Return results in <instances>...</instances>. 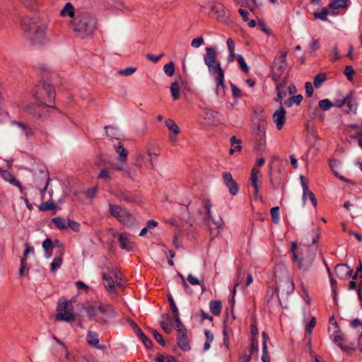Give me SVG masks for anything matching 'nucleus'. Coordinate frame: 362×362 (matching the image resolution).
I'll return each mask as SVG.
<instances>
[{"instance_id":"2eb2a0df","label":"nucleus","mask_w":362,"mask_h":362,"mask_svg":"<svg viewBox=\"0 0 362 362\" xmlns=\"http://www.w3.org/2000/svg\"><path fill=\"white\" fill-rule=\"evenodd\" d=\"M223 180L225 185L228 187L230 193L232 195L237 194L239 187L237 182L233 180L231 173L228 172L223 173Z\"/></svg>"},{"instance_id":"dca6fc26","label":"nucleus","mask_w":362,"mask_h":362,"mask_svg":"<svg viewBox=\"0 0 362 362\" xmlns=\"http://www.w3.org/2000/svg\"><path fill=\"white\" fill-rule=\"evenodd\" d=\"M273 122L275 123L278 130H281L286 122V111L281 106L272 115Z\"/></svg>"},{"instance_id":"58836bf2","label":"nucleus","mask_w":362,"mask_h":362,"mask_svg":"<svg viewBox=\"0 0 362 362\" xmlns=\"http://www.w3.org/2000/svg\"><path fill=\"white\" fill-rule=\"evenodd\" d=\"M155 362H177V360L170 355L158 354L155 358Z\"/></svg>"},{"instance_id":"cd10ccee","label":"nucleus","mask_w":362,"mask_h":362,"mask_svg":"<svg viewBox=\"0 0 362 362\" xmlns=\"http://www.w3.org/2000/svg\"><path fill=\"white\" fill-rule=\"evenodd\" d=\"M211 313L216 316L221 314L222 310V303L220 300H211L209 303Z\"/></svg>"},{"instance_id":"3c124183","label":"nucleus","mask_w":362,"mask_h":362,"mask_svg":"<svg viewBox=\"0 0 362 362\" xmlns=\"http://www.w3.org/2000/svg\"><path fill=\"white\" fill-rule=\"evenodd\" d=\"M237 61L242 71L245 73H247L250 69L249 66L247 65L246 62H245L243 57L240 54H238L237 56Z\"/></svg>"},{"instance_id":"37998d69","label":"nucleus","mask_w":362,"mask_h":362,"mask_svg":"<svg viewBox=\"0 0 362 362\" xmlns=\"http://www.w3.org/2000/svg\"><path fill=\"white\" fill-rule=\"evenodd\" d=\"M307 197L309 198V199L310 200L312 204L314 206H317V199L315 198V196L313 194V192L312 191H310L309 189H308V191L306 192H304V191L303 192V197H302L303 200L305 201Z\"/></svg>"},{"instance_id":"c03bdc74","label":"nucleus","mask_w":362,"mask_h":362,"mask_svg":"<svg viewBox=\"0 0 362 362\" xmlns=\"http://www.w3.org/2000/svg\"><path fill=\"white\" fill-rule=\"evenodd\" d=\"M316 325V320L315 317H313L309 323L307 325L305 328V332L309 334V337L308 338V341L309 344L311 343V334H312V329Z\"/></svg>"},{"instance_id":"aec40b11","label":"nucleus","mask_w":362,"mask_h":362,"mask_svg":"<svg viewBox=\"0 0 362 362\" xmlns=\"http://www.w3.org/2000/svg\"><path fill=\"white\" fill-rule=\"evenodd\" d=\"M177 344L178 347L183 351H188L190 350L191 346L189 338L187 333L177 334Z\"/></svg>"},{"instance_id":"7ed1b4c3","label":"nucleus","mask_w":362,"mask_h":362,"mask_svg":"<svg viewBox=\"0 0 362 362\" xmlns=\"http://www.w3.org/2000/svg\"><path fill=\"white\" fill-rule=\"evenodd\" d=\"M217 51L215 47H206L204 55L205 64L209 73L214 77L216 83V93L217 95L223 94L225 85V71L221 68V62L216 60Z\"/></svg>"},{"instance_id":"69168bd1","label":"nucleus","mask_w":362,"mask_h":362,"mask_svg":"<svg viewBox=\"0 0 362 362\" xmlns=\"http://www.w3.org/2000/svg\"><path fill=\"white\" fill-rule=\"evenodd\" d=\"M136 71V69L134 67H127L123 70H120L119 74L124 76H130L133 74Z\"/></svg>"},{"instance_id":"603ef678","label":"nucleus","mask_w":362,"mask_h":362,"mask_svg":"<svg viewBox=\"0 0 362 362\" xmlns=\"http://www.w3.org/2000/svg\"><path fill=\"white\" fill-rule=\"evenodd\" d=\"M279 207L274 206L270 209V214L272 216V221L274 223H278L279 221Z\"/></svg>"},{"instance_id":"a878e982","label":"nucleus","mask_w":362,"mask_h":362,"mask_svg":"<svg viewBox=\"0 0 362 362\" xmlns=\"http://www.w3.org/2000/svg\"><path fill=\"white\" fill-rule=\"evenodd\" d=\"M118 240L119 243V247L122 249L127 250L130 251L132 249V245L129 242L128 237L127 235L120 233L118 235Z\"/></svg>"},{"instance_id":"393cba45","label":"nucleus","mask_w":362,"mask_h":362,"mask_svg":"<svg viewBox=\"0 0 362 362\" xmlns=\"http://www.w3.org/2000/svg\"><path fill=\"white\" fill-rule=\"evenodd\" d=\"M115 150L119 154V160L121 163H125L128 156V151L124 148L121 142H118L117 145H115Z\"/></svg>"},{"instance_id":"20e7f679","label":"nucleus","mask_w":362,"mask_h":362,"mask_svg":"<svg viewBox=\"0 0 362 362\" xmlns=\"http://www.w3.org/2000/svg\"><path fill=\"white\" fill-rule=\"evenodd\" d=\"M310 243L307 238L305 240V244L300 247L298 257L296 259H293L298 264V268L300 270L307 271L313 264L315 257V249L309 247Z\"/></svg>"},{"instance_id":"f257e3e1","label":"nucleus","mask_w":362,"mask_h":362,"mask_svg":"<svg viewBox=\"0 0 362 362\" xmlns=\"http://www.w3.org/2000/svg\"><path fill=\"white\" fill-rule=\"evenodd\" d=\"M59 15L62 18H70L68 27L81 39L91 37L98 28V20L95 15L88 11L76 9L70 2L65 4Z\"/></svg>"},{"instance_id":"f3484780","label":"nucleus","mask_w":362,"mask_h":362,"mask_svg":"<svg viewBox=\"0 0 362 362\" xmlns=\"http://www.w3.org/2000/svg\"><path fill=\"white\" fill-rule=\"evenodd\" d=\"M353 270L346 264H339L335 267L334 273L341 279H347L352 274Z\"/></svg>"},{"instance_id":"5701e85b","label":"nucleus","mask_w":362,"mask_h":362,"mask_svg":"<svg viewBox=\"0 0 362 362\" xmlns=\"http://www.w3.org/2000/svg\"><path fill=\"white\" fill-rule=\"evenodd\" d=\"M282 289L285 291L286 293H290L294 290V284L293 280L287 276L284 281H283L277 287V290Z\"/></svg>"},{"instance_id":"8fccbe9b","label":"nucleus","mask_w":362,"mask_h":362,"mask_svg":"<svg viewBox=\"0 0 362 362\" xmlns=\"http://www.w3.org/2000/svg\"><path fill=\"white\" fill-rule=\"evenodd\" d=\"M318 105L321 110L326 111L329 110L333 106V104L329 99H323L320 100Z\"/></svg>"},{"instance_id":"ddd939ff","label":"nucleus","mask_w":362,"mask_h":362,"mask_svg":"<svg viewBox=\"0 0 362 362\" xmlns=\"http://www.w3.org/2000/svg\"><path fill=\"white\" fill-rule=\"evenodd\" d=\"M52 105L49 104H41L37 105H33L27 108V111L29 114L39 119H45L49 115V107H51Z\"/></svg>"},{"instance_id":"4be33fe9","label":"nucleus","mask_w":362,"mask_h":362,"mask_svg":"<svg viewBox=\"0 0 362 362\" xmlns=\"http://www.w3.org/2000/svg\"><path fill=\"white\" fill-rule=\"evenodd\" d=\"M262 362H270V357L269 356V352L267 349V341L269 340V336L267 332H263L262 334Z\"/></svg>"},{"instance_id":"f704fd0d","label":"nucleus","mask_w":362,"mask_h":362,"mask_svg":"<svg viewBox=\"0 0 362 362\" xmlns=\"http://www.w3.org/2000/svg\"><path fill=\"white\" fill-rule=\"evenodd\" d=\"M349 0H332L329 4V7L332 9H338L347 6Z\"/></svg>"},{"instance_id":"f03ea898","label":"nucleus","mask_w":362,"mask_h":362,"mask_svg":"<svg viewBox=\"0 0 362 362\" xmlns=\"http://www.w3.org/2000/svg\"><path fill=\"white\" fill-rule=\"evenodd\" d=\"M20 28L24 37L33 46H43L50 42L48 35L49 21L44 16L34 15L22 17Z\"/></svg>"},{"instance_id":"2f4dec72","label":"nucleus","mask_w":362,"mask_h":362,"mask_svg":"<svg viewBox=\"0 0 362 362\" xmlns=\"http://www.w3.org/2000/svg\"><path fill=\"white\" fill-rule=\"evenodd\" d=\"M136 334L139 337L145 346L148 349H150L153 346L152 341L146 336V334L142 332V330L140 328H137L136 331Z\"/></svg>"},{"instance_id":"864d4df0","label":"nucleus","mask_w":362,"mask_h":362,"mask_svg":"<svg viewBox=\"0 0 362 362\" xmlns=\"http://www.w3.org/2000/svg\"><path fill=\"white\" fill-rule=\"evenodd\" d=\"M56 207V205L51 201H47L39 206V209L41 211H49L53 210Z\"/></svg>"},{"instance_id":"0eeeda50","label":"nucleus","mask_w":362,"mask_h":362,"mask_svg":"<svg viewBox=\"0 0 362 362\" xmlns=\"http://www.w3.org/2000/svg\"><path fill=\"white\" fill-rule=\"evenodd\" d=\"M287 53V50H281L279 52L278 55L274 59L272 68V76L273 80L275 81H277L280 79L283 73L287 68L288 64L286 60Z\"/></svg>"},{"instance_id":"13d9d810","label":"nucleus","mask_w":362,"mask_h":362,"mask_svg":"<svg viewBox=\"0 0 362 362\" xmlns=\"http://www.w3.org/2000/svg\"><path fill=\"white\" fill-rule=\"evenodd\" d=\"M344 74L346 76L347 79L350 81L353 80V75L354 74V70L352 66H346L345 67Z\"/></svg>"},{"instance_id":"1a4fd4ad","label":"nucleus","mask_w":362,"mask_h":362,"mask_svg":"<svg viewBox=\"0 0 362 362\" xmlns=\"http://www.w3.org/2000/svg\"><path fill=\"white\" fill-rule=\"evenodd\" d=\"M110 212L112 216L117 218L120 222L127 226H132L135 220L132 214L127 209L118 205L110 204Z\"/></svg>"},{"instance_id":"09e8293b","label":"nucleus","mask_w":362,"mask_h":362,"mask_svg":"<svg viewBox=\"0 0 362 362\" xmlns=\"http://www.w3.org/2000/svg\"><path fill=\"white\" fill-rule=\"evenodd\" d=\"M165 74L168 76H173L175 74V64L173 62H169L165 64L163 67Z\"/></svg>"},{"instance_id":"0e129e2a","label":"nucleus","mask_w":362,"mask_h":362,"mask_svg":"<svg viewBox=\"0 0 362 362\" xmlns=\"http://www.w3.org/2000/svg\"><path fill=\"white\" fill-rule=\"evenodd\" d=\"M160 326L168 334L171 333L173 331V326L169 322L161 321Z\"/></svg>"},{"instance_id":"774afa93","label":"nucleus","mask_w":362,"mask_h":362,"mask_svg":"<svg viewBox=\"0 0 362 362\" xmlns=\"http://www.w3.org/2000/svg\"><path fill=\"white\" fill-rule=\"evenodd\" d=\"M204 118L211 120L214 118L216 113L210 109H204L203 110Z\"/></svg>"},{"instance_id":"79ce46f5","label":"nucleus","mask_w":362,"mask_h":362,"mask_svg":"<svg viewBox=\"0 0 362 362\" xmlns=\"http://www.w3.org/2000/svg\"><path fill=\"white\" fill-rule=\"evenodd\" d=\"M175 322L177 326V330L178 334H185L187 332V329L185 326L182 323L179 315L173 316Z\"/></svg>"},{"instance_id":"9d476101","label":"nucleus","mask_w":362,"mask_h":362,"mask_svg":"<svg viewBox=\"0 0 362 362\" xmlns=\"http://www.w3.org/2000/svg\"><path fill=\"white\" fill-rule=\"evenodd\" d=\"M204 207L206 211V223L208 225L210 235L212 238L217 236L220 232V228L221 227V223L218 221H214L212 218L211 209L212 207V204H211L209 200H206L204 204Z\"/></svg>"},{"instance_id":"6e6d98bb","label":"nucleus","mask_w":362,"mask_h":362,"mask_svg":"<svg viewBox=\"0 0 362 362\" xmlns=\"http://www.w3.org/2000/svg\"><path fill=\"white\" fill-rule=\"evenodd\" d=\"M62 264V257H55L51 263V269L54 272L56 269L59 268Z\"/></svg>"},{"instance_id":"052dcab7","label":"nucleus","mask_w":362,"mask_h":362,"mask_svg":"<svg viewBox=\"0 0 362 362\" xmlns=\"http://www.w3.org/2000/svg\"><path fill=\"white\" fill-rule=\"evenodd\" d=\"M80 223L73 220L68 219L67 228H70L72 230L78 232L80 230Z\"/></svg>"},{"instance_id":"338daca9","label":"nucleus","mask_w":362,"mask_h":362,"mask_svg":"<svg viewBox=\"0 0 362 362\" xmlns=\"http://www.w3.org/2000/svg\"><path fill=\"white\" fill-rule=\"evenodd\" d=\"M204 43V38L202 37H199L197 38H194L192 40L191 45L193 47L198 48Z\"/></svg>"},{"instance_id":"de8ad7c7","label":"nucleus","mask_w":362,"mask_h":362,"mask_svg":"<svg viewBox=\"0 0 362 362\" xmlns=\"http://www.w3.org/2000/svg\"><path fill=\"white\" fill-rule=\"evenodd\" d=\"M246 351H251V354L252 355L253 352L257 353L259 351V344L258 339L256 337H252L250 348L248 350H245Z\"/></svg>"},{"instance_id":"c85d7f7f","label":"nucleus","mask_w":362,"mask_h":362,"mask_svg":"<svg viewBox=\"0 0 362 362\" xmlns=\"http://www.w3.org/2000/svg\"><path fill=\"white\" fill-rule=\"evenodd\" d=\"M112 168L117 170L123 171L124 176L127 177H133L136 175V173L128 166L123 167L122 165L116 164L113 165Z\"/></svg>"},{"instance_id":"6ab92c4d","label":"nucleus","mask_w":362,"mask_h":362,"mask_svg":"<svg viewBox=\"0 0 362 362\" xmlns=\"http://www.w3.org/2000/svg\"><path fill=\"white\" fill-rule=\"evenodd\" d=\"M262 177V174L260 170L257 169L256 167H253L251 171V177L250 180L252 186L255 189V194H257L259 191V185L261 184L260 178Z\"/></svg>"},{"instance_id":"7c9ffc66","label":"nucleus","mask_w":362,"mask_h":362,"mask_svg":"<svg viewBox=\"0 0 362 362\" xmlns=\"http://www.w3.org/2000/svg\"><path fill=\"white\" fill-rule=\"evenodd\" d=\"M286 86V81H283L280 83H279L276 87V91H277V96L275 99L276 101L279 102L281 104L282 99L286 95V93L285 90H282L283 88H284Z\"/></svg>"},{"instance_id":"b1692460","label":"nucleus","mask_w":362,"mask_h":362,"mask_svg":"<svg viewBox=\"0 0 362 362\" xmlns=\"http://www.w3.org/2000/svg\"><path fill=\"white\" fill-rule=\"evenodd\" d=\"M102 276L104 280V286L106 288V289L110 292L115 291V281L112 279V276L110 274L103 272Z\"/></svg>"},{"instance_id":"423d86ee","label":"nucleus","mask_w":362,"mask_h":362,"mask_svg":"<svg viewBox=\"0 0 362 362\" xmlns=\"http://www.w3.org/2000/svg\"><path fill=\"white\" fill-rule=\"evenodd\" d=\"M33 97L41 104L52 105L55 99L54 88L49 83H42L37 86Z\"/></svg>"},{"instance_id":"a19ab883","label":"nucleus","mask_w":362,"mask_h":362,"mask_svg":"<svg viewBox=\"0 0 362 362\" xmlns=\"http://www.w3.org/2000/svg\"><path fill=\"white\" fill-rule=\"evenodd\" d=\"M303 100V96L301 95H293L291 97L286 103V105L291 107L293 104L299 105Z\"/></svg>"},{"instance_id":"a211bd4d","label":"nucleus","mask_w":362,"mask_h":362,"mask_svg":"<svg viewBox=\"0 0 362 362\" xmlns=\"http://www.w3.org/2000/svg\"><path fill=\"white\" fill-rule=\"evenodd\" d=\"M1 177L10 184L16 186L19 188L20 192L22 193L23 191V186L20 182L15 177V176L8 170L0 169Z\"/></svg>"},{"instance_id":"ea45409f","label":"nucleus","mask_w":362,"mask_h":362,"mask_svg":"<svg viewBox=\"0 0 362 362\" xmlns=\"http://www.w3.org/2000/svg\"><path fill=\"white\" fill-rule=\"evenodd\" d=\"M170 93L174 100L180 98V86L177 82H173L170 86Z\"/></svg>"},{"instance_id":"e433bc0d","label":"nucleus","mask_w":362,"mask_h":362,"mask_svg":"<svg viewBox=\"0 0 362 362\" xmlns=\"http://www.w3.org/2000/svg\"><path fill=\"white\" fill-rule=\"evenodd\" d=\"M105 129H106L107 136H109L110 139H118V129L116 127L107 125L105 127Z\"/></svg>"},{"instance_id":"f8f14e48","label":"nucleus","mask_w":362,"mask_h":362,"mask_svg":"<svg viewBox=\"0 0 362 362\" xmlns=\"http://www.w3.org/2000/svg\"><path fill=\"white\" fill-rule=\"evenodd\" d=\"M34 181L36 187L41 191L42 195L43 196L49 182L48 171L43 170H40L38 173L35 175Z\"/></svg>"},{"instance_id":"c9c22d12","label":"nucleus","mask_w":362,"mask_h":362,"mask_svg":"<svg viewBox=\"0 0 362 362\" xmlns=\"http://www.w3.org/2000/svg\"><path fill=\"white\" fill-rule=\"evenodd\" d=\"M98 179L104 180L106 182H110L112 179L111 171L107 168L101 169L98 176Z\"/></svg>"},{"instance_id":"680f3d73","label":"nucleus","mask_w":362,"mask_h":362,"mask_svg":"<svg viewBox=\"0 0 362 362\" xmlns=\"http://www.w3.org/2000/svg\"><path fill=\"white\" fill-rule=\"evenodd\" d=\"M328 13H329V12L327 11V9L324 8L321 12H315L314 13V18H320L322 21H327Z\"/></svg>"},{"instance_id":"473e14b6","label":"nucleus","mask_w":362,"mask_h":362,"mask_svg":"<svg viewBox=\"0 0 362 362\" xmlns=\"http://www.w3.org/2000/svg\"><path fill=\"white\" fill-rule=\"evenodd\" d=\"M165 124L170 132H171L175 135L180 134V128L173 119H168L165 120Z\"/></svg>"},{"instance_id":"39448f33","label":"nucleus","mask_w":362,"mask_h":362,"mask_svg":"<svg viewBox=\"0 0 362 362\" xmlns=\"http://www.w3.org/2000/svg\"><path fill=\"white\" fill-rule=\"evenodd\" d=\"M84 309L90 319L98 317V314L100 313L103 317L98 320L100 323L106 322V320L104 317L110 318L116 315L114 308L110 304L100 303L98 305H88L84 307Z\"/></svg>"},{"instance_id":"bb28decb","label":"nucleus","mask_w":362,"mask_h":362,"mask_svg":"<svg viewBox=\"0 0 362 362\" xmlns=\"http://www.w3.org/2000/svg\"><path fill=\"white\" fill-rule=\"evenodd\" d=\"M86 339L89 345L95 348H99L98 335L95 332L88 331L86 335Z\"/></svg>"},{"instance_id":"4d7b16f0","label":"nucleus","mask_w":362,"mask_h":362,"mask_svg":"<svg viewBox=\"0 0 362 362\" xmlns=\"http://www.w3.org/2000/svg\"><path fill=\"white\" fill-rule=\"evenodd\" d=\"M213 10L217 13H219V15L218 16V17L219 18H223L226 16L225 11H224V6L221 4H216L213 7Z\"/></svg>"},{"instance_id":"c756f323","label":"nucleus","mask_w":362,"mask_h":362,"mask_svg":"<svg viewBox=\"0 0 362 362\" xmlns=\"http://www.w3.org/2000/svg\"><path fill=\"white\" fill-rule=\"evenodd\" d=\"M52 222L59 230H66L67 228L68 220L62 217H54L52 219Z\"/></svg>"},{"instance_id":"49530a36","label":"nucleus","mask_w":362,"mask_h":362,"mask_svg":"<svg viewBox=\"0 0 362 362\" xmlns=\"http://www.w3.org/2000/svg\"><path fill=\"white\" fill-rule=\"evenodd\" d=\"M53 243L50 238H46L42 243V247L46 252V257L49 258L51 257V253L48 252V251L52 248Z\"/></svg>"},{"instance_id":"e2e57ef3","label":"nucleus","mask_w":362,"mask_h":362,"mask_svg":"<svg viewBox=\"0 0 362 362\" xmlns=\"http://www.w3.org/2000/svg\"><path fill=\"white\" fill-rule=\"evenodd\" d=\"M168 300L170 303V308L173 312V316L179 315L178 309L175 305V303L171 296H168Z\"/></svg>"},{"instance_id":"4468645a","label":"nucleus","mask_w":362,"mask_h":362,"mask_svg":"<svg viewBox=\"0 0 362 362\" xmlns=\"http://www.w3.org/2000/svg\"><path fill=\"white\" fill-rule=\"evenodd\" d=\"M333 332L330 334V338L332 341L337 344V345L343 350L349 349V346L343 345L342 342L345 340L344 334L339 329L337 322L332 323Z\"/></svg>"},{"instance_id":"72a5a7b5","label":"nucleus","mask_w":362,"mask_h":362,"mask_svg":"<svg viewBox=\"0 0 362 362\" xmlns=\"http://www.w3.org/2000/svg\"><path fill=\"white\" fill-rule=\"evenodd\" d=\"M16 124L22 129L23 133L25 134V136L28 139L33 136L34 132L32 128L26 125L25 124L21 122H16Z\"/></svg>"},{"instance_id":"a18cd8bd","label":"nucleus","mask_w":362,"mask_h":362,"mask_svg":"<svg viewBox=\"0 0 362 362\" xmlns=\"http://www.w3.org/2000/svg\"><path fill=\"white\" fill-rule=\"evenodd\" d=\"M327 79L326 75L323 73H320L314 78V86L315 88H318L321 86L322 83L325 82Z\"/></svg>"},{"instance_id":"5fc2aeb1","label":"nucleus","mask_w":362,"mask_h":362,"mask_svg":"<svg viewBox=\"0 0 362 362\" xmlns=\"http://www.w3.org/2000/svg\"><path fill=\"white\" fill-rule=\"evenodd\" d=\"M252 357L251 351H244L240 356L238 362H250Z\"/></svg>"},{"instance_id":"9b49d317","label":"nucleus","mask_w":362,"mask_h":362,"mask_svg":"<svg viewBox=\"0 0 362 362\" xmlns=\"http://www.w3.org/2000/svg\"><path fill=\"white\" fill-rule=\"evenodd\" d=\"M266 129L267 124L264 120H259L254 128L255 140L258 142L256 146L257 150L262 149L266 144Z\"/></svg>"},{"instance_id":"bf43d9fd","label":"nucleus","mask_w":362,"mask_h":362,"mask_svg":"<svg viewBox=\"0 0 362 362\" xmlns=\"http://www.w3.org/2000/svg\"><path fill=\"white\" fill-rule=\"evenodd\" d=\"M152 334L153 335L154 339L162 346H165V340L163 337V336L156 329L152 330Z\"/></svg>"},{"instance_id":"412c9836","label":"nucleus","mask_w":362,"mask_h":362,"mask_svg":"<svg viewBox=\"0 0 362 362\" xmlns=\"http://www.w3.org/2000/svg\"><path fill=\"white\" fill-rule=\"evenodd\" d=\"M346 105L349 108L347 112H356L358 103L354 91H350L346 96Z\"/></svg>"},{"instance_id":"6e6552de","label":"nucleus","mask_w":362,"mask_h":362,"mask_svg":"<svg viewBox=\"0 0 362 362\" xmlns=\"http://www.w3.org/2000/svg\"><path fill=\"white\" fill-rule=\"evenodd\" d=\"M57 311L56 320L57 321L71 322L76 319L74 314V306L66 300L62 301L58 304Z\"/></svg>"},{"instance_id":"4c0bfd02","label":"nucleus","mask_w":362,"mask_h":362,"mask_svg":"<svg viewBox=\"0 0 362 362\" xmlns=\"http://www.w3.org/2000/svg\"><path fill=\"white\" fill-rule=\"evenodd\" d=\"M147 153H148V156H149V162H148V165L147 167L151 169H154L155 164H154L153 160H156L158 158V156H159V151L158 150L156 151L152 152L151 150L148 149Z\"/></svg>"}]
</instances>
